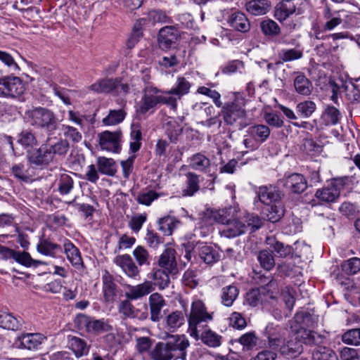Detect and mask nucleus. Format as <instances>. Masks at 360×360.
<instances>
[{
	"label": "nucleus",
	"instance_id": "nucleus-37",
	"mask_svg": "<svg viewBox=\"0 0 360 360\" xmlns=\"http://www.w3.org/2000/svg\"><path fill=\"white\" fill-rule=\"evenodd\" d=\"M270 8L271 2L269 0H250L245 4L246 11L254 15H264Z\"/></svg>",
	"mask_w": 360,
	"mask_h": 360
},
{
	"label": "nucleus",
	"instance_id": "nucleus-36",
	"mask_svg": "<svg viewBox=\"0 0 360 360\" xmlns=\"http://www.w3.org/2000/svg\"><path fill=\"white\" fill-rule=\"evenodd\" d=\"M46 143L51 152L53 160L56 155L65 156L70 149V143L66 139H58L55 141L48 139Z\"/></svg>",
	"mask_w": 360,
	"mask_h": 360
},
{
	"label": "nucleus",
	"instance_id": "nucleus-58",
	"mask_svg": "<svg viewBox=\"0 0 360 360\" xmlns=\"http://www.w3.org/2000/svg\"><path fill=\"white\" fill-rule=\"evenodd\" d=\"M127 112L124 109L110 110L108 115L102 120L105 126L116 125L121 123L125 118Z\"/></svg>",
	"mask_w": 360,
	"mask_h": 360
},
{
	"label": "nucleus",
	"instance_id": "nucleus-34",
	"mask_svg": "<svg viewBox=\"0 0 360 360\" xmlns=\"http://www.w3.org/2000/svg\"><path fill=\"white\" fill-rule=\"evenodd\" d=\"M259 28L264 36L269 40H274L280 35L281 32L279 25L270 18L262 20Z\"/></svg>",
	"mask_w": 360,
	"mask_h": 360
},
{
	"label": "nucleus",
	"instance_id": "nucleus-48",
	"mask_svg": "<svg viewBox=\"0 0 360 360\" xmlns=\"http://www.w3.org/2000/svg\"><path fill=\"white\" fill-rule=\"evenodd\" d=\"M191 83L184 77H177L176 86L166 91V94L174 95L180 99L183 96L189 92Z\"/></svg>",
	"mask_w": 360,
	"mask_h": 360
},
{
	"label": "nucleus",
	"instance_id": "nucleus-51",
	"mask_svg": "<svg viewBox=\"0 0 360 360\" xmlns=\"http://www.w3.org/2000/svg\"><path fill=\"white\" fill-rule=\"evenodd\" d=\"M185 322L184 315L181 311H175L166 317V326L171 332L175 331Z\"/></svg>",
	"mask_w": 360,
	"mask_h": 360
},
{
	"label": "nucleus",
	"instance_id": "nucleus-55",
	"mask_svg": "<svg viewBox=\"0 0 360 360\" xmlns=\"http://www.w3.org/2000/svg\"><path fill=\"white\" fill-rule=\"evenodd\" d=\"M170 274L166 269H156L151 274V277L154 281V285H157L160 290H163L169 286Z\"/></svg>",
	"mask_w": 360,
	"mask_h": 360
},
{
	"label": "nucleus",
	"instance_id": "nucleus-30",
	"mask_svg": "<svg viewBox=\"0 0 360 360\" xmlns=\"http://www.w3.org/2000/svg\"><path fill=\"white\" fill-rule=\"evenodd\" d=\"M37 250L43 255L51 257H56L58 253L63 252L62 247L53 243L50 238H40L37 245Z\"/></svg>",
	"mask_w": 360,
	"mask_h": 360
},
{
	"label": "nucleus",
	"instance_id": "nucleus-8",
	"mask_svg": "<svg viewBox=\"0 0 360 360\" xmlns=\"http://www.w3.org/2000/svg\"><path fill=\"white\" fill-rule=\"evenodd\" d=\"M25 86L18 77H4L0 78V97L17 98L25 91Z\"/></svg>",
	"mask_w": 360,
	"mask_h": 360
},
{
	"label": "nucleus",
	"instance_id": "nucleus-25",
	"mask_svg": "<svg viewBox=\"0 0 360 360\" xmlns=\"http://www.w3.org/2000/svg\"><path fill=\"white\" fill-rule=\"evenodd\" d=\"M64 252L71 264L77 269L84 268V262L79 250L69 240L63 245Z\"/></svg>",
	"mask_w": 360,
	"mask_h": 360
},
{
	"label": "nucleus",
	"instance_id": "nucleus-24",
	"mask_svg": "<svg viewBox=\"0 0 360 360\" xmlns=\"http://www.w3.org/2000/svg\"><path fill=\"white\" fill-rule=\"evenodd\" d=\"M103 298L105 302H113L117 296V285L113 276L105 270L102 276Z\"/></svg>",
	"mask_w": 360,
	"mask_h": 360
},
{
	"label": "nucleus",
	"instance_id": "nucleus-2",
	"mask_svg": "<svg viewBox=\"0 0 360 360\" xmlns=\"http://www.w3.org/2000/svg\"><path fill=\"white\" fill-rule=\"evenodd\" d=\"M245 105V99L240 94H237L233 101L226 103L221 112L224 122L236 127L238 130L249 125Z\"/></svg>",
	"mask_w": 360,
	"mask_h": 360
},
{
	"label": "nucleus",
	"instance_id": "nucleus-17",
	"mask_svg": "<svg viewBox=\"0 0 360 360\" xmlns=\"http://www.w3.org/2000/svg\"><path fill=\"white\" fill-rule=\"evenodd\" d=\"M179 38V33L174 26H165L159 30L158 41L160 49L167 50Z\"/></svg>",
	"mask_w": 360,
	"mask_h": 360
},
{
	"label": "nucleus",
	"instance_id": "nucleus-57",
	"mask_svg": "<svg viewBox=\"0 0 360 360\" xmlns=\"http://www.w3.org/2000/svg\"><path fill=\"white\" fill-rule=\"evenodd\" d=\"M316 104L311 100L300 102L296 105V112L302 118H308L316 111Z\"/></svg>",
	"mask_w": 360,
	"mask_h": 360
},
{
	"label": "nucleus",
	"instance_id": "nucleus-46",
	"mask_svg": "<svg viewBox=\"0 0 360 360\" xmlns=\"http://www.w3.org/2000/svg\"><path fill=\"white\" fill-rule=\"evenodd\" d=\"M179 223L180 221L175 217L171 216H165L159 219L158 229L163 233L164 236H171Z\"/></svg>",
	"mask_w": 360,
	"mask_h": 360
},
{
	"label": "nucleus",
	"instance_id": "nucleus-16",
	"mask_svg": "<svg viewBox=\"0 0 360 360\" xmlns=\"http://www.w3.org/2000/svg\"><path fill=\"white\" fill-rule=\"evenodd\" d=\"M295 338L300 340L306 345L314 347V350H319L321 347H328L326 345L328 342L326 337L311 330H301Z\"/></svg>",
	"mask_w": 360,
	"mask_h": 360
},
{
	"label": "nucleus",
	"instance_id": "nucleus-22",
	"mask_svg": "<svg viewBox=\"0 0 360 360\" xmlns=\"http://www.w3.org/2000/svg\"><path fill=\"white\" fill-rule=\"evenodd\" d=\"M127 288L128 291L125 292V297L129 300L141 299L154 290L153 283L148 281L136 285H129Z\"/></svg>",
	"mask_w": 360,
	"mask_h": 360
},
{
	"label": "nucleus",
	"instance_id": "nucleus-52",
	"mask_svg": "<svg viewBox=\"0 0 360 360\" xmlns=\"http://www.w3.org/2000/svg\"><path fill=\"white\" fill-rule=\"evenodd\" d=\"M239 293L238 288L233 285L224 287L221 289V303L226 307H231Z\"/></svg>",
	"mask_w": 360,
	"mask_h": 360
},
{
	"label": "nucleus",
	"instance_id": "nucleus-42",
	"mask_svg": "<svg viewBox=\"0 0 360 360\" xmlns=\"http://www.w3.org/2000/svg\"><path fill=\"white\" fill-rule=\"evenodd\" d=\"M314 196L319 201L327 203L333 202L340 197L339 193L330 184L318 189Z\"/></svg>",
	"mask_w": 360,
	"mask_h": 360
},
{
	"label": "nucleus",
	"instance_id": "nucleus-49",
	"mask_svg": "<svg viewBox=\"0 0 360 360\" xmlns=\"http://www.w3.org/2000/svg\"><path fill=\"white\" fill-rule=\"evenodd\" d=\"M190 166L192 169L205 172L210 166V160L202 153H198L190 158Z\"/></svg>",
	"mask_w": 360,
	"mask_h": 360
},
{
	"label": "nucleus",
	"instance_id": "nucleus-45",
	"mask_svg": "<svg viewBox=\"0 0 360 360\" xmlns=\"http://www.w3.org/2000/svg\"><path fill=\"white\" fill-rule=\"evenodd\" d=\"M12 259L26 267H37L39 265L46 264L44 262L32 259L30 253L25 251L20 252L14 250Z\"/></svg>",
	"mask_w": 360,
	"mask_h": 360
},
{
	"label": "nucleus",
	"instance_id": "nucleus-28",
	"mask_svg": "<svg viewBox=\"0 0 360 360\" xmlns=\"http://www.w3.org/2000/svg\"><path fill=\"white\" fill-rule=\"evenodd\" d=\"M200 177V175L193 172H188L185 174V188L181 191L182 196L191 197L199 191Z\"/></svg>",
	"mask_w": 360,
	"mask_h": 360
},
{
	"label": "nucleus",
	"instance_id": "nucleus-54",
	"mask_svg": "<svg viewBox=\"0 0 360 360\" xmlns=\"http://www.w3.org/2000/svg\"><path fill=\"white\" fill-rule=\"evenodd\" d=\"M242 219L245 222L246 231L250 229L251 233L259 229L263 225L261 218L254 213L242 212Z\"/></svg>",
	"mask_w": 360,
	"mask_h": 360
},
{
	"label": "nucleus",
	"instance_id": "nucleus-63",
	"mask_svg": "<svg viewBox=\"0 0 360 360\" xmlns=\"http://www.w3.org/2000/svg\"><path fill=\"white\" fill-rule=\"evenodd\" d=\"M118 311L124 318L134 319L138 316L139 311L136 309L134 306L130 302V300L127 298V300L120 302L118 306Z\"/></svg>",
	"mask_w": 360,
	"mask_h": 360
},
{
	"label": "nucleus",
	"instance_id": "nucleus-19",
	"mask_svg": "<svg viewBox=\"0 0 360 360\" xmlns=\"http://www.w3.org/2000/svg\"><path fill=\"white\" fill-rule=\"evenodd\" d=\"M176 253V252L174 248H166L158 259V265L166 269L172 275H176L179 271Z\"/></svg>",
	"mask_w": 360,
	"mask_h": 360
},
{
	"label": "nucleus",
	"instance_id": "nucleus-9",
	"mask_svg": "<svg viewBox=\"0 0 360 360\" xmlns=\"http://www.w3.org/2000/svg\"><path fill=\"white\" fill-rule=\"evenodd\" d=\"M122 131H104L98 134V143L103 150L119 153L121 150Z\"/></svg>",
	"mask_w": 360,
	"mask_h": 360
},
{
	"label": "nucleus",
	"instance_id": "nucleus-6",
	"mask_svg": "<svg viewBox=\"0 0 360 360\" xmlns=\"http://www.w3.org/2000/svg\"><path fill=\"white\" fill-rule=\"evenodd\" d=\"M75 323L80 328H84L89 334L99 335L112 330V326L104 319H95L84 314L78 315Z\"/></svg>",
	"mask_w": 360,
	"mask_h": 360
},
{
	"label": "nucleus",
	"instance_id": "nucleus-20",
	"mask_svg": "<svg viewBox=\"0 0 360 360\" xmlns=\"http://www.w3.org/2000/svg\"><path fill=\"white\" fill-rule=\"evenodd\" d=\"M228 25L234 30L242 33L248 32L251 25L245 14L241 11H235L227 18Z\"/></svg>",
	"mask_w": 360,
	"mask_h": 360
},
{
	"label": "nucleus",
	"instance_id": "nucleus-64",
	"mask_svg": "<svg viewBox=\"0 0 360 360\" xmlns=\"http://www.w3.org/2000/svg\"><path fill=\"white\" fill-rule=\"evenodd\" d=\"M312 360H338L336 353L330 347H321L313 350Z\"/></svg>",
	"mask_w": 360,
	"mask_h": 360
},
{
	"label": "nucleus",
	"instance_id": "nucleus-59",
	"mask_svg": "<svg viewBox=\"0 0 360 360\" xmlns=\"http://www.w3.org/2000/svg\"><path fill=\"white\" fill-rule=\"evenodd\" d=\"M343 91L345 93L346 98L352 103L360 102V90L356 85L352 82L346 81L345 84H342Z\"/></svg>",
	"mask_w": 360,
	"mask_h": 360
},
{
	"label": "nucleus",
	"instance_id": "nucleus-62",
	"mask_svg": "<svg viewBox=\"0 0 360 360\" xmlns=\"http://www.w3.org/2000/svg\"><path fill=\"white\" fill-rule=\"evenodd\" d=\"M74 186L72 178L68 174H62L58 181V190L61 195L69 194Z\"/></svg>",
	"mask_w": 360,
	"mask_h": 360
},
{
	"label": "nucleus",
	"instance_id": "nucleus-15",
	"mask_svg": "<svg viewBox=\"0 0 360 360\" xmlns=\"http://www.w3.org/2000/svg\"><path fill=\"white\" fill-rule=\"evenodd\" d=\"M193 250L197 252L200 259L207 264H213L221 257L216 248L203 242L197 243Z\"/></svg>",
	"mask_w": 360,
	"mask_h": 360
},
{
	"label": "nucleus",
	"instance_id": "nucleus-53",
	"mask_svg": "<svg viewBox=\"0 0 360 360\" xmlns=\"http://www.w3.org/2000/svg\"><path fill=\"white\" fill-rule=\"evenodd\" d=\"M257 260L262 268L266 271H270L275 266V259L273 251L269 249H264L258 252Z\"/></svg>",
	"mask_w": 360,
	"mask_h": 360
},
{
	"label": "nucleus",
	"instance_id": "nucleus-39",
	"mask_svg": "<svg viewBox=\"0 0 360 360\" xmlns=\"http://www.w3.org/2000/svg\"><path fill=\"white\" fill-rule=\"evenodd\" d=\"M96 165L98 172L102 174L113 176L117 172V164L112 158L98 157Z\"/></svg>",
	"mask_w": 360,
	"mask_h": 360
},
{
	"label": "nucleus",
	"instance_id": "nucleus-56",
	"mask_svg": "<svg viewBox=\"0 0 360 360\" xmlns=\"http://www.w3.org/2000/svg\"><path fill=\"white\" fill-rule=\"evenodd\" d=\"M296 12L294 5H288V3L281 2L275 8V18L282 22L286 20L290 15Z\"/></svg>",
	"mask_w": 360,
	"mask_h": 360
},
{
	"label": "nucleus",
	"instance_id": "nucleus-4",
	"mask_svg": "<svg viewBox=\"0 0 360 360\" xmlns=\"http://www.w3.org/2000/svg\"><path fill=\"white\" fill-rule=\"evenodd\" d=\"M26 158L32 169L40 170L48 169L54 161L46 143H42L39 148L28 150Z\"/></svg>",
	"mask_w": 360,
	"mask_h": 360
},
{
	"label": "nucleus",
	"instance_id": "nucleus-35",
	"mask_svg": "<svg viewBox=\"0 0 360 360\" xmlns=\"http://www.w3.org/2000/svg\"><path fill=\"white\" fill-rule=\"evenodd\" d=\"M268 297L266 288H257L250 290L245 296V303L250 307H257L262 304Z\"/></svg>",
	"mask_w": 360,
	"mask_h": 360
},
{
	"label": "nucleus",
	"instance_id": "nucleus-33",
	"mask_svg": "<svg viewBox=\"0 0 360 360\" xmlns=\"http://www.w3.org/2000/svg\"><path fill=\"white\" fill-rule=\"evenodd\" d=\"M342 118L340 111L332 105H326L321 115V120L326 126H333L338 124Z\"/></svg>",
	"mask_w": 360,
	"mask_h": 360
},
{
	"label": "nucleus",
	"instance_id": "nucleus-11",
	"mask_svg": "<svg viewBox=\"0 0 360 360\" xmlns=\"http://www.w3.org/2000/svg\"><path fill=\"white\" fill-rule=\"evenodd\" d=\"M242 212L236 207H229L219 210H207L205 217L210 221L227 225Z\"/></svg>",
	"mask_w": 360,
	"mask_h": 360
},
{
	"label": "nucleus",
	"instance_id": "nucleus-40",
	"mask_svg": "<svg viewBox=\"0 0 360 360\" xmlns=\"http://www.w3.org/2000/svg\"><path fill=\"white\" fill-rule=\"evenodd\" d=\"M44 338L39 333H27L19 338L20 346L29 350L37 349Z\"/></svg>",
	"mask_w": 360,
	"mask_h": 360
},
{
	"label": "nucleus",
	"instance_id": "nucleus-7",
	"mask_svg": "<svg viewBox=\"0 0 360 360\" xmlns=\"http://www.w3.org/2000/svg\"><path fill=\"white\" fill-rule=\"evenodd\" d=\"M160 93L162 91L157 87L146 86L142 91L137 113L143 115L148 112H153L155 108L160 105Z\"/></svg>",
	"mask_w": 360,
	"mask_h": 360
},
{
	"label": "nucleus",
	"instance_id": "nucleus-44",
	"mask_svg": "<svg viewBox=\"0 0 360 360\" xmlns=\"http://www.w3.org/2000/svg\"><path fill=\"white\" fill-rule=\"evenodd\" d=\"M294 86L297 93L303 96L310 95L313 89L311 82L304 74H300L295 78Z\"/></svg>",
	"mask_w": 360,
	"mask_h": 360
},
{
	"label": "nucleus",
	"instance_id": "nucleus-29",
	"mask_svg": "<svg viewBox=\"0 0 360 360\" xmlns=\"http://www.w3.org/2000/svg\"><path fill=\"white\" fill-rule=\"evenodd\" d=\"M118 80L116 78L101 79L91 85L90 89L98 94L115 95Z\"/></svg>",
	"mask_w": 360,
	"mask_h": 360
},
{
	"label": "nucleus",
	"instance_id": "nucleus-27",
	"mask_svg": "<svg viewBox=\"0 0 360 360\" xmlns=\"http://www.w3.org/2000/svg\"><path fill=\"white\" fill-rule=\"evenodd\" d=\"M292 337L281 346L280 352L283 355L289 358H295L299 356L303 351L302 341L296 339L295 335L292 334Z\"/></svg>",
	"mask_w": 360,
	"mask_h": 360
},
{
	"label": "nucleus",
	"instance_id": "nucleus-13",
	"mask_svg": "<svg viewBox=\"0 0 360 360\" xmlns=\"http://www.w3.org/2000/svg\"><path fill=\"white\" fill-rule=\"evenodd\" d=\"M314 321L312 315L308 311L297 312L290 322V333L298 336L301 330H309L308 328L313 327Z\"/></svg>",
	"mask_w": 360,
	"mask_h": 360
},
{
	"label": "nucleus",
	"instance_id": "nucleus-47",
	"mask_svg": "<svg viewBox=\"0 0 360 360\" xmlns=\"http://www.w3.org/2000/svg\"><path fill=\"white\" fill-rule=\"evenodd\" d=\"M21 321L11 313L0 311V327L8 330H18L21 328Z\"/></svg>",
	"mask_w": 360,
	"mask_h": 360
},
{
	"label": "nucleus",
	"instance_id": "nucleus-5",
	"mask_svg": "<svg viewBox=\"0 0 360 360\" xmlns=\"http://www.w3.org/2000/svg\"><path fill=\"white\" fill-rule=\"evenodd\" d=\"M247 136L243 143L245 147L250 150L257 149L269 137L271 130L265 124H255L247 129Z\"/></svg>",
	"mask_w": 360,
	"mask_h": 360
},
{
	"label": "nucleus",
	"instance_id": "nucleus-43",
	"mask_svg": "<svg viewBox=\"0 0 360 360\" xmlns=\"http://www.w3.org/2000/svg\"><path fill=\"white\" fill-rule=\"evenodd\" d=\"M147 19L140 18L134 25L132 32L127 41V46L129 49H133L143 37V27L146 25Z\"/></svg>",
	"mask_w": 360,
	"mask_h": 360
},
{
	"label": "nucleus",
	"instance_id": "nucleus-23",
	"mask_svg": "<svg viewBox=\"0 0 360 360\" xmlns=\"http://www.w3.org/2000/svg\"><path fill=\"white\" fill-rule=\"evenodd\" d=\"M150 307V320L153 322H159L162 318V309L166 305V302L162 295L158 292L152 293L148 299Z\"/></svg>",
	"mask_w": 360,
	"mask_h": 360
},
{
	"label": "nucleus",
	"instance_id": "nucleus-38",
	"mask_svg": "<svg viewBox=\"0 0 360 360\" xmlns=\"http://www.w3.org/2000/svg\"><path fill=\"white\" fill-rule=\"evenodd\" d=\"M285 207L281 202L269 205L265 208L264 213L267 220L272 223L279 221L285 214Z\"/></svg>",
	"mask_w": 360,
	"mask_h": 360
},
{
	"label": "nucleus",
	"instance_id": "nucleus-14",
	"mask_svg": "<svg viewBox=\"0 0 360 360\" xmlns=\"http://www.w3.org/2000/svg\"><path fill=\"white\" fill-rule=\"evenodd\" d=\"M212 319V316L207 311L204 303L200 300L192 303L191 313L188 319V325H199Z\"/></svg>",
	"mask_w": 360,
	"mask_h": 360
},
{
	"label": "nucleus",
	"instance_id": "nucleus-41",
	"mask_svg": "<svg viewBox=\"0 0 360 360\" xmlns=\"http://www.w3.org/2000/svg\"><path fill=\"white\" fill-rule=\"evenodd\" d=\"M69 347L72 349L77 357H81L89 352L86 342L78 337L68 335Z\"/></svg>",
	"mask_w": 360,
	"mask_h": 360
},
{
	"label": "nucleus",
	"instance_id": "nucleus-10",
	"mask_svg": "<svg viewBox=\"0 0 360 360\" xmlns=\"http://www.w3.org/2000/svg\"><path fill=\"white\" fill-rule=\"evenodd\" d=\"M323 6L321 9V18L325 21L323 24V30L325 32H330L333 30L335 27L342 23L340 11H333L330 4L327 0H321Z\"/></svg>",
	"mask_w": 360,
	"mask_h": 360
},
{
	"label": "nucleus",
	"instance_id": "nucleus-31",
	"mask_svg": "<svg viewBox=\"0 0 360 360\" xmlns=\"http://www.w3.org/2000/svg\"><path fill=\"white\" fill-rule=\"evenodd\" d=\"M265 242L279 257L285 258L293 252L291 245L278 240L274 236H267Z\"/></svg>",
	"mask_w": 360,
	"mask_h": 360
},
{
	"label": "nucleus",
	"instance_id": "nucleus-21",
	"mask_svg": "<svg viewBox=\"0 0 360 360\" xmlns=\"http://www.w3.org/2000/svg\"><path fill=\"white\" fill-rule=\"evenodd\" d=\"M257 194L259 201L266 205L280 202L283 197L281 191L272 186H261L257 191Z\"/></svg>",
	"mask_w": 360,
	"mask_h": 360
},
{
	"label": "nucleus",
	"instance_id": "nucleus-26",
	"mask_svg": "<svg viewBox=\"0 0 360 360\" xmlns=\"http://www.w3.org/2000/svg\"><path fill=\"white\" fill-rule=\"evenodd\" d=\"M247 232L245 222L242 219V214L235 219L228 223L222 231V234L229 238H236L245 234Z\"/></svg>",
	"mask_w": 360,
	"mask_h": 360
},
{
	"label": "nucleus",
	"instance_id": "nucleus-12",
	"mask_svg": "<svg viewBox=\"0 0 360 360\" xmlns=\"http://www.w3.org/2000/svg\"><path fill=\"white\" fill-rule=\"evenodd\" d=\"M113 262L129 278L134 280H139L140 278V270L129 255H117L114 258Z\"/></svg>",
	"mask_w": 360,
	"mask_h": 360
},
{
	"label": "nucleus",
	"instance_id": "nucleus-3",
	"mask_svg": "<svg viewBox=\"0 0 360 360\" xmlns=\"http://www.w3.org/2000/svg\"><path fill=\"white\" fill-rule=\"evenodd\" d=\"M25 118L31 126L52 132L57 129L58 119L50 109L44 107H32L25 112Z\"/></svg>",
	"mask_w": 360,
	"mask_h": 360
},
{
	"label": "nucleus",
	"instance_id": "nucleus-50",
	"mask_svg": "<svg viewBox=\"0 0 360 360\" xmlns=\"http://www.w3.org/2000/svg\"><path fill=\"white\" fill-rule=\"evenodd\" d=\"M165 131L171 143H176L183 132V128L175 120H169L165 125Z\"/></svg>",
	"mask_w": 360,
	"mask_h": 360
},
{
	"label": "nucleus",
	"instance_id": "nucleus-60",
	"mask_svg": "<svg viewBox=\"0 0 360 360\" xmlns=\"http://www.w3.org/2000/svg\"><path fill=\"white\" fill-rule=\"evenodd\" d=\"M303 56V50L299 47L294 49H284L278 53V58L283 62H290L302 58Z\"/></svg>",
	"mask_w": 360,
	"mask_h": 360
},
{
	"label": "nucleus",
	"instance_id": "nucleus-32",
	"mask_svg": "<svg viewBox=\"0 0 360 360\" xmlns=\"http://www.w3.org/2000/svg\"><path fill=\"white\" fill-rule=\"evenodd\" d=\"M32 169L29 163L18 162L12 165L11 167V174L17 180L27 183L32 176Z\"/></svg>",
	"mask_w": 360,
	"mask_h": 360
},
{
	"label": "nucleus",
	"instance_id": "nucleus-18",
	"mask_svg": "<svg viewBox=\"0 0 360 360\" xmlns=\"http://www.w3.org/2000/svg\"><path fill=\"white\" fill-rule=\"evenodd\" d=\"M282 181L283 186L293 193H302L307 188V181L305 177L299 173H292L285 176Z\"/></svg>",
	"mask_w": 360,
	"mask_h": 360
},
{
	"label": "nucleus",
	"instance_id": "nucleus-1",
	"mask_svg": "<svg viewBox=\"0 0 360 360\" xmlns=\"http://www.w3.org/2000/svg\"><path fill=\"white\" fill-rule=\"evenodd\" d=\"M165 342H158L150 352L153 360H186L190 342L184 335H167Z\"/></svg>",
	"mask_w": 360,
	"mask_h": 360
},
{
	"label": "nucleus",
	"instance_id": "nucleus-61",
	"mask_svg": "<svg viewBox=\"0 0 360 360\" xmlns=\"http://www.w3.org/2000/svg\"><path fill=\"white\" fill-rule=\"evenodd\" d=\"M200 339L205 345L210 347H217L221 345V336L211 329H207L202 333Z\"/></svg>",
	"mask_w": 360,
	"mask_h": 360
}]
</instances>
